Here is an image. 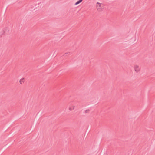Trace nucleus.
I'll use <instances>...</instances> for the list:
<instances>
[{
	"instance_id": "7",
	"label": "nucleus",
	"mask_w": 155,
	"mask_h": 155,
	"mask_svg": "<svg viewBox=\"0 0 155 155\" xmlns=\"http://www.w3.org/2000/svg\"><path fill=\"white\" fill-rule=\"evenodd\" d=\"M89 109H87V110H86L85 111V112L86 113H88V112H89Z\"/></svg>"
},
{
	"instance_id": "8",
	"label": "nucleus",
	"mask_w": 155,
	"mask_h": 155,
	"mask_svg": "<svg viewBox=\"0 0 155 155\" xmlns=\"http://www.w3.org/2000/svg\"><path fill=\"white\" fill-rule=\"evenodd\" d=\"M69 54V53H65V54H64V55L65 56H67V54Z\"/></svg>"
},
{
	"instance_id": "2",
	"label": "nucleus",
	"mask_w": 155,
	"mask_h": 155,
	"mask_svg": "<svg viewBox=\"0 0 155 155\" xmlns=\"http://www.w3.org/2000/svg\"><path fill=\"white\" fill-rule=\"evenodd\" d=\"M96 7L97 10L99 11H100L103 8V5L101 3L97 2V3Z\"/></svg>"
},
{
	"instance_id": "4",
	"label": "nucleus",
	"mask_w": 155,
	"mask_h": 155,
	"mask_svg": "<svg viewBox=\"0 0 155 155\" xmlns=\"http://www.w3.org/2000/svg\"><path fill=\"white\" fill-rule=\"evenodd\" d=\"M134 69L136 72H138L140 71V68L138 65H136L134 66Z\"/></svg>"
},
{
	"instance_id": "1",
	"label": "nucleus",
	"mask_w": 155,
	"mask_h": 155,
	"mask_svg": "<svg viewBox=\"0 0 155 155\" xmlns=\"http://www.w3.org/2000/svg\"><path fill=\"white\" fill-rule=\"evenodd\" d=\"M10 29L11 28L8 27L6 28L3 30V32H1V35H3L4 34L7 35L8 34L10 31Z\"/></svg>"
},
{
	"instance_id": "6",
	"label": "nucleus",
	"mask_w": 155,
	"mask_h": 155,
	"mask_svg": "<svg viewBox=\"0 0 155 155\" xmlns=\"http://www.w3.org/2000/svg\"><path fill=\"white\" fill-rule=\"evenodd\" d=\"M24 81V79L22 78L20 80L19 82L21 84H22V83Z\"/></svg>"
},
{
	"instance_id": "5",
	"label": "nucleus",
	"mask_w": 155,
	"mask_h": 155,
	"mask_svg": "<svg viewBox=\"0 0 155 155\" xmlns=\"http://www.w3.org/2000/svg\"><path fill=\"white\" fill-rule=\"evenodd\" d=\"M82 1V0H79L77 1L74 4L75 5H77L80 3Z\"/></svg>"
},
{
	"instance_id": "3",
	"label": "nucleus",
	"mask_w": 155,
	"mask_h": 155,
	"mask_svg": "<svg viewBox=\"0 0 155 155\" xmlns=\"http://www.w3.org/2000/svg\"><path fill=\"white\" fill-rule=\"evenodd\" d=\"M74 104H70L69 106V110L71 111L74 109Z\"/></svg>"
}]
</instances>
